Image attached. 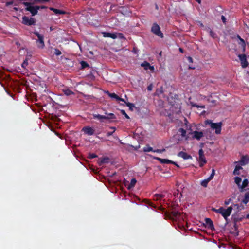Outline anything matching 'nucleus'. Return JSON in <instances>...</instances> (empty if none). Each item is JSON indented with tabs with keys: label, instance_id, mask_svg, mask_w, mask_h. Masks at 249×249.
Masks as SVG:
<instances>
[{
	"label": "nucleus",
	"instance_id": "1",
	"mask_svg": "<svg viewBox=\"0 0 249 249\" xmlns=\"http://www.w3.org/2000/svg\"><path fill=\"white\" fill-rule=\"evenodd\" d=\"M106 115H102L100 114H93V118L94 119H97L101 123L111 122L116 119L115 115L112 113H106Z\"/></svg>",
	"mask_w": 249,
	"mask_h": 249
},
{
	"label": "nucleus",
	"instance_id": "2",
	"mask_svg": "<svg viewBox=\"0 0 249 249\" xmlns=\"http://www.w3.org/2000/svg\"><path fill=\"white\" fill-rule=\"evenodd\" d=\"M232 210L233 208L232 206H230L227 209H224L222 207H220L218 209L214 208L212 209V211L221 214L226 221L228 217L231 215Z\"/></svg>",
	"mask_w": 249,
	"mask_h": 249
},
{
	"label": "nucleus",
	"instance_id": "3",
	"mask_svg": "<svg viewBox=\"0 0 249 249\" xmlns=\"http://www.w3.org/2000/svg\"><path fill=\"white\" fill-rule=\"evenodd\" d=\"M205 124H210L211 128L213 130H215V133L216 134H220L222 124V122L213 123L212 120H207L205 121Z\"/></svg>",
	"mask_w": 249,
	"mask_h": 249
},
{
	"label": "nucleus",
	"instance_id": "4",
	"mask_svg": "<svg viewBox=\"0 0 249 249\" xmlns=\"http://www.w3.org/2000/svg\"><path fill=\"white\" fill-rule=\"evenodd\" d=\"M23 4L26 6L25 10L27 11H29L32 16L36 15L38 13V10H39V6H34V3L24 2Z\"/></svg>",
	"mask_w": 249,
	"mask_h": 249
},
{
	"label": "nucleus",
	"instance_id": "5",
	"mask_svg": "<svg viewBox=\"0 0 249 249\" xmlns=\"http://www.w3.org/2000/svg\"><path fill=\"white\" fill-rule=\"evenodd\" d=\"M34 34H35L38 38V39L36 41L37 47L40 48H43L45 46L43 35L40 34L37 31L34 32Z\"/></svg>",
	"mask_w": 249,
	"mask_h": 249
},
{
	"label": "nucleus",
	"instance_id": "6",
	"mask_svg": "<svg viewBox=\"0 0 249 249\" xmlns=\"http://www.w3.org/2000/svg\"><path fill=\"white\" fill-rule=\"evenodd\" d=\"M151 31L153 34L161 38H163L164 36L163 33L160 31V26L156 23H153Z\"/></svg>",
	"mask_w": 249,
	"mask_h": 249
},
{
	"label": "nucleus",
	"instance_id": "7",
	"mask_svg": "<svg viewBox=\"0 0 249 249\" xmlns=\"http://www.w3.org/2000/svg\"><path fill=\"white\" fill-rule=\"evenodd\" d=\"M22 23L27 26H31L35 25L36 22V19L33 18H29L27 16H23L22 18Z\"/></svg>",
	"mask_w": 249,
	"mask_h": 249
},
{
	"label": "nucleus",
	"instance_id": "8",
	"mask_svg": "<svg viewBox=\"0 0 249 249\" xmlns=\"http://www.w3.org/2000/svg\"><path fill=\"white\" fill-rule=\"evenodd\" d=\"M214 175L215 170L213 169L212 170L211 174L210 175V177L207 178L202 180L201 182V185L204 187H207L208 183L213 178Z\"/></svg>",
	"mask_w": 249,
	"mask_h": 249
},
{
	"label": "nucleus",
	"instance_id": "9",
	"mask_svg": "<svg viewBox=\"0 0 249 249\" xmlns=\"http://www.w3.org/2000/svg\"><path fill=\"white\" fill-rule=\"evenodd\" d=\"M238 57L241 62V65L243 68H246L249 63L247 60L246 55L245 54H241L238 55Z\"/></svg>",
	"mask_w": 249,
	"mask_h": 249
},
{
	"label": "nucleus",
	"instance_id": "10",
	"mask_svg": "<svg viewBox=\"0 0 249 249\" xmlns=\"http://www.w3.org/2000/svg\"><path fill=\"white\" fill-rule=\"evenodd\" d=\"M205 227H207L209 229L211 230H214V225L213 224V221L209 218H206L205 219Z\"/></svg>",
	"mask_w": 249,
	"mask_h": 249
},
{
	"label": "nucleus",
	"instance_id": "11",
	"mask_svg": "<svg viewBox=\"0 0 249 249\" xmlns=\"http://www.w3.org/2000/svg\"><path fill=\"white\" fill-rule=\"evenodd\" d=\"M106 93L110 98L115 99L117 101H120L123 102L124 103H125V100L124 99L120 98L115 93H110L108 91H106Z\"/></svg>",
	"mask_w": 249,
	"mask_h": 249
},
{
	"label": "nucleus",
	"instance_id": "12",
	"mask_svg": "<svg viewBox=\"0 0 249 249\" xmlns=\"http://www.w3.org/2000/svg\"><path fill=\"white\" fill-rule=\"evenodd\" d=\"M166 214L169 219H174V218L178 217L180 215V213L178 211H172L170 213H166Z\"/></svg>",
	"mask_w": 249,
	"mask_h": 249
},
{
	"label": "nucleus",
	"instance_id": "13",
	"mask_svg": "<svg viewBox=\"0 0 249 249\" xmlns=\"http://www.w3.org/2000/svg\"><path fill=\"white\" fill-rule=\"evenodd\" d=\"M82 131L88 135H92L94 133V130L90 126H85L82 128Z\"/></svg>",
	"mask_w": 249,
	"mask_h": 249
},
{
	"label": "nucleus",
	"instance_id": "14",
	"mask_svg": "<svg viewBox=\"0 0 249 249\" xmlns=\"http://www.w3.org/2000/svg\"><path fill=\"white\" fill-rule=\"evenodd\" d=\"M249 162V156L246 155L242 156L240 160L239 161V163L241 166L245 165L248 164Z\"/></svg>",
	"mask_w": 249,
	"mask_h": 249
},
{
	"label": "nucleus",
	"instance_id": "15",
	"mask_svg": "<svg viewBox=\"0 0 249 249\" xmlns=\"http://www.w3.org/2000/svg\"><path fill=\"white\" fill-rule=\"evenodd\" d=\"M154 159L159 161L162 164H170L173 163V161L166 159H161L159 157H153Z\"/></svg>",
	"mask_w": 249,
	"mask_h": 249
},
{
	"label": "nucleus",
	"instance_id": "16",
	"mask_svg": "<svg viewBox=\"0 0 249 249\" xmlns=\"http://www.w3.org/2000/svg\"><path fill=\"white\" fill-rule=\"evenodd\" d=\"M178 156L182 158L184 160L192 159V157L186 152L180 151L178 154Z\"/></svg>",
	"mask_w": 249,
	"mask_h": 249
},
{
	"label": "nucleus",
	"instance_id": "17",
	"mask_svg": "<svg viewBox=\"0 0 249 249\" xmlns=\"http://www.w3.org/2000/svg\"><path fill=\"white\" fill-rule=\"evenodd\" d=\"M141 66L143 67L145 70H150L152 71L154 70V67L153 66H151L150 63L147 61H144L141 64Z\"/></svg>",
	"mask_w": 249,
	"mask_h": 249
},
{
	"label": "nucleus",
	"instance_id": "18",
	"mask_svg": "<svg viewBox=\"0 0 249 249\" xmlns=\"http://www.w3.org/2000/svg\"><path fill=\"white\" fill-rule=\"evenodd\" d=\"M49 9L50 10L53 11L57 15H65V14H67V12L66 11H63V10H60V9H55V8H53V7H50Z\"/></svg>",
	"mask_w": 249,
	"mask_h": 249
},
{
	"label": "nucleus",
	"instance_id": "19",
	"mask_svg": "<svg viewBox=\"0 0 249 249\" xmlns=\"http://www.w3.org/2000/svg\"><path fill=\"white\" fill-rule=\"evenodd\" d=\"M193 138L199 140L203 136V133L202 131H195L193 132Z\"/></svg>",
	"mask_w": 249,
	"mask_h": 249
},
{
	"label": "nucleus",
	"instance_id": "20",
	"mask_svg": "<svg viewBox=\"0 0 249 249\" xmlns=\"http://www.w3.org/2000/svg\"><path fill=\"white\" fill-rule=\"evenodd\" d=\"M103 36L105 37H110L112 39H115L117 37V35L114 33L104 32L103 33Z\"/></svg>",
	"mask_w": 249,
	"mask_h": 249
},
{
	"label": "nucleus",
	"instance_id": "21",
	"mask_svg": "<svg viewBox=\"0 0 249 249\" xmlns=\"http://www.w3.org/2000/svg\"><path fill=\"white\" fill-rule=\"evenodd\" d=\"M199 162L200 167H203L207 163L205 156H199Z\"/></svg>",
	"mask_w": 249,
	"mask_h": 249
},
{
	"label": "nucleus",
	"instance_id": "22",
	"mask_svg": "<svg viewBox=\"0 0 249 249\" xmlns=\"http://www.w3.org/2000/svg\"><path fill=\"white\" fill-rule=\"evenodd\" d=\"M206 30L207 32H209L210 36L213 39L216 38L217 37V34L214 32L213 31L210 29L209 27H208L206 29Z\"/></svg>",
	"mask_w": 249,
	"mask_h": 249
},
{
	"label": "nucleus",
	"instance_id": "23",
	"mask_svg": "<svg viewBox=\"0 0 249 249\" xmlns=\"http://www.w3.org/2000/svg\"><path fill=\"white\" fill-rule=\"evenodd\" d=\"M136 183H137V180L135 178L131 179L130 183L129 185V186H128L127 189L128 190L131 189L135 186Z\"/></svg>",
	"mask_w": 249,
	"mask_h": 249
},
{
	"label": "nucleus",
	"instance_id": "24",
	"mask_svg": "<svg viewBox=\"0 0 249 249\" xmlns=\"http://www.w3.org/2000/svg\"><path fill=\"white\" fill-rule=\"evenodd\" d=\"M143 151L144 152H154V149L148 144H147L145 147L143 148Z\"/></svg>",
	"mask_w": 249,
	"mask_h": 249
},
{
	"label": "nucleus",
	"instance_id": "25",
	"mask_svg": "<svg viewBox=\"0 0 249 249\" xmlns=\"http://www.w3.org/2000/svg\"><path fill=\"white\" fill-rule=\"evenodd\" d=\"M249 200V192H247L245 194L244 198L242 200V202L246 204Z\"/></svg>",
	"mask_w": 249,
	"mask_h": 249
},
{
	"label": "nucleus",
	"instance_id": "26",
	"mask_svg": "<svg viewBox=\"0 0 249 249\" xmlns=\"http://www.w3.org/2000/svg\"><path fill=\"white\" fill-rule=\"evenodd\" d=\"M242 169V168L240 166L236 165L233 171V174L234 175H239L240 174L239 170Z\"/></svg>",
	"mask_w": 249,
	"mask_h": 249
},
{
	"label": "nucleus",
	"instance_id": "27",
	"mask_svg": "<svg viewBox=\"0 0 249 249\" xmlns=\"http://www.w3.org/2000/svg\"><path fill=\"white\" fill-rule=\"evenodd\" d=\"M109 160V158L107 157L103 158L100 160L99 164L101 165L102 164L104 163H108Z\"/></svg>",
	"mask_w": 249,
	"mask_h": 249
},
{
	"label": "nucleus",
	"instance_id": "28",
	"mask_svg": "<svg viewBox=\"0 0 249 249\" xmlns=\"http://www.w3.org/2000/svg\"><path fill=\"white\" fill-rule=\"evenodd\" d=\"M154 199L156 200H160L164 197V196L162 194H156L154 196Z\"/></svg>",
	"mask_w": 249,
	"mask_h": 249
},
{
	"label": "nucleus",
	"instance_id": "29",
	"mask_svg": "<svg viewBox=\"0 0 249 249\" xmlns=\"http://www.w3.org/2000/svg\"><path fill=\"white\" fill-rule=\"evenodd\" d=\"M178 131L180 133L181 136L182 137H185L186 136V131L184 129L180 128L178 129Z\"/></svg>",
	"mask_w": 249,
	"mask_h": 249
},
{
	"label": "nucleus",
	"instance_id": "30",
	"mask_svg": "<svg viewBox=\"0 0 249 249\" xmlns=\"http://www.w3.org/2000/svg\"><path fill=\"white\" fill-rule=\"evenodd\" d=\"M234 181H235V182L236 183V184L238 186H239L240 185V183L241 182L242 179H241V178L240 177H236L234 178Z\"/></svg>",
	"mask_w": 249,
	"mask_h": 249
},
{
	"label": "nucleus",
	"instance_id": "31",
	"mask_svg": "<svg viewBox=\"0 0 249 249\" xmlns=\"http://www.w3.org/2000/svg\"><path fill=\"white\" fill-rule=\"evenodd\" d=\"M63 91L64 94L67 96H69L74 94V93L69 89H64L63 90Z\"/></svg>",
	"mask_w": 249,
	"mask_h": 249
},
{
	"label": "nucleus",
	"instance_id": "32",
	"mask_svg": "<svg viewBox=\"0 0 249 249\" xmlns=\"http://www.w3.org/2000/svg\"><path fill=\"white\" fill-rule=\"evenodd\" d=\"M248 179H244L242 182V185L241 187V188L243 189V188H246L248 186Z\"/></svg>",
	"mask_w": 249,
	"mask_h": 249
},
{
	"label": "nucleus",
	"instance_id": "33",
	"mask_svg": "<svg viewBox=\"0 0 249 249\" xmlns=\"http://www.w3.org/2000/svg\"><path fill=\"white\" fill-rule=\"evenodd\" d=\"M80 63L82 69L89 67V65L85 61H82Z\"/></svg>",
	"mask_w": 249,
	"mask_h": 249
},
{
	"label": "nucleus",
	"instance_id": "34",
	"mask_svg": "<svg viewBox=\"0 0 249 249\" xmlns=\"http://www.w3.org/2000/svg\"><path fill=\"white\" fill-rule=\"evenodd\" d=\"M125 103L127 107H129V108L130 110H133V107H134V104H133L131 103H129V102H128V103H126V102H125V103Z\"/></svg>",
	"mask_w": 249,
	"mask_h": 249
},
{
	"label": "nucleus",
	"instance_id": "35",
	"mask_svg": "<svg viewBox=\"0 0 249 249\" xmlns=\"http://www.w3.org/2000/svg\"><path fill=\"white\" fill-rule=\"evenodd\" d=\"M164 151H165V149H164V148H163L162 149H157L154 150V152H153L162 153H163Z\"/></svg>",
	"mask_w": 249,
	"mask_h": 249
},
{
	"label": "nucleus",
	"instance_id": "36",
	"mask_svg": "<svg viewBox=\"0 0 249 249\" xmlns=\"http://www.w3.org/2000/svg\"><path fill=\"white\" fill-rule=\"evenodd\" d=\"M120 112L122 115H124V116L126 118H127V119L130 118L129 116L125 112V110L122 109V110H121Z\"/></svg>",
	"mask_w": 249,
	"mask_h": 249
},
{
	"label": "nucleus",
	"instance_id": "37",
	"mask_svg": "<svg viewBox=\"0 0 249 249\" xmlns=\"http://www.w3.org/2000/svg\"><path fill=\"white\" fill-rule=\"evenodd\" d=\"M237 37L239 39V40L241 42L240 44L241 45H245V40L241 38L239 35H237Z\"/></svg>",
	"mask_w": 249,
	"mask_h": 249
},
{
	"label": "nucleus",
	"instance_id": "38",
	"mask_svg": "<svg viewBox=\"0 0 249 249\" xmlns=\"http://www.w3.org/2000/svg\"><path fill=\"white\" fill-rule=\"evenodd\" d=\"M54 53L56 55L59 56L62 54V53L59 49H55Z\"/></svg>",
	"mask_w": 249,
	"mask_h": 249
},
{
	"label": "nucleus",
	"instance_id": "39",
	"mask_svg": "<svg viewBox=\"0 0 249 249\" xmlns=\"http://www.w3.org/2000/svg\"><path fill=\"white\" fill-rule=\"evenodd\" d=\"M97 157V155L94 153H90L89 155V157L90 159H93Z\"/></svg>",
	"mask_w": 249,
	"mask_h": 249
},
{
	"label": "nucleus",
	"instance_id": "40",
	"mask_svg": "<svg viewBox=\"0 0 249 249\" xmlns=\"http://www.w3.org/2000/svg\"><path fill=\"white\" fill-rule=\"evenodd\" d=\"M117 37L121 39H125V37L122 33H118Z\"/></svg>",
	"mask_w": 249,
	"mask_h": 249
},
{
	"label": "nucleus",
	"instance_id": "41",
	"mask_svg": "<svg viewBox=\"0 0 249 249\" xmlns=\"http://www.w3.org/2000/svg\"><path fill=\"white\" fill-rule=\"evenodd\" d=\"M199 156H204V151L202 149H200L198 152Z\"/></svg>",
	"mask_w": 249,
	"mask_h": 249
},
{
	"label": "nucleus",
	"instance_id": "42",
	"mask_svg": "<svg viewBox=\"0 0 249 249\" xmlns=\"http://www.w3.org/2000/svg\"><path fill=\"white\" fill-rule=\"evenodd\" d=\"M120 9H121L122 12H125V13L127 12V8L124 6H122L120 7Z\"/></svg>",
	"mask_w": 249,
	"mask_h": 249
},
{
	"label": "nucleus",
	"instance_id": "43",
	"mask_svg": "<svg viewBox=\"0 0 249 249\" xmlns=\"http://www.w3.org/2000/svg\"><path fill=\"white\" fill-rule=\"evenodd\" d=\"M221 20H222V22H223L224 24H225V23H226V18L225 17V16H224L222 15V16H221Z\"/></svg>",
	"mask_w": 249,
	"mask_h": 249
},
{
	"label": "nucleus",
	"instance_id": "44",
	"mask_svg": "<svg viewBox=\"0 0 249 249\" xmlns=\"http://www.w3.org/2000/svg\"><path fill=\"white\" fill-rule=\"evenodd\" d=\"M231 199H229L228 200H225V202H224V204L225 205H229L230 202H231Z\"/></svg>",
	"mask_w": 249,
	"mask_h": 249
},
{
	"label": "nucleus",
	"instance_id": "45",
	"mask_svg": "<svg viewBox=\"0 0 249 249\" xmlns=\"http://www.w3.org/2000/svg\"><path fill=\"white\" fill-rule=\"evenodd\" d=\"M13 4V1H7L6 2V6H8L10 5H11Z\"/></svg>",
	"mask_w": 249,
	"mask_h": 249
},
{
	"label": "nucleus",
	"instance_id": "46",
	"mask_svg": "<svg viewBox=\"0 0 249 249\" xmlns=\"http://www.w3.org/2000/svg\"><path fill=\"white\" fill-rule=\"evenodd\" d=\"M178 193H179V191L178 190H176L174 192V196L175 197H176L178 196Z\"/></svg>",
	"mask_w": 249,
	"mask_h": 249
},
{
	"label": "nucleus",
	"instance_id": "47",
	"mask_svg": "<svg viewBox=\"0 0 249 249\" xmlns=\"http://www.w3.org/2000/svg\"><path fill=\"white\" fill-rule=\"evenodd\" d=\"M152 88H153V86L152 84H150V85H149L148 87H147V90L148 91H151L152 90Z\"/></svg>",
	"mask_w": 249,
	"mask_h": 249
},
{
	"label": "nucleus",
	"instance_id": "48",
	"mask_svg": "<svg viewBox=\"0 0 249 249\" xmlns=\"http://www.w3.org/2000/svg\"><path fill=\"white\" fill-rule=\"evenodd\" d=\"M27 65H28L27 60H25V61L23 62V63H22V66L23 67H24L25 65H26V66H27Z\"/></svg>",
	"mask_w": 249,
	"mask_h": 249
},
{
	"label": "nucleus",
	"instance_id": "49",
	"mask_svg": "<svg viewBox=\"0 0 249 249\" xmlns=\"http://www.w3.org/2000/svg\"><path fill=\"white\" fill-rule=\"evenodd\" d=\"M192 106H193V107H197V108H198V107H201V108H204V106H198V105H196V104H193V105H192Z\"/></svg>",
	"mask_w": 249,
	"mask_h": 249
},
{
	"label": "nucleus",
	"instance_id": "50",
	"mask_svg": "<svg viewBox=\"0 0 249 249\" xmlns=\"http://www.w3.org/2000/svg\"><path fill=\"white\" fill-rule=\"evenodd\" d=\"M187 59L189 62H193V59L191 57L189 56L187 57Z\"/></svg>",
	"mask_w": 249,
	"mask_h": 249
},
{
	"label": "nucleus",
	"instance_id": "51",
	"mask_svg": "<svg viewBox=\"0 0 249 249\" xmlns=\"http://www.w3.org/2000/svg\"><path fill=\"white\" fill-rule=\"evenodd\" d=\"M113 132H113V131L112 132H108L107 134V136L108 137L110 136L113 134Z\"/></svg>",
	"mask_w": 249,
	"mask_h": 249
},
{
	"label": "nucleus",
	"instance_id": "52",
	"mask_svg": "<svg viewBox=\"0 0 249 249\" xmlns=\"http://www.w3.org/2000/svg\"><path fill=\"white\" fill-rule=\"evenodd\" d=\"M39 9H45V8H47V7L45 6H39Z\"/></svg>",
	"mask_w": 249,
	"mask_h": 249
},
{
	"label": "nucleus",
	"instance_id": "53",
	"mask_svg": "<svg viewBox=\"0 0 249 249\" xmlns=\"http://www.w3.org/2000/svg\"><path fill=\"white\" fill-rule=\"evenodd\" d=\"M179 51L180 52H181V53H183V49L181 48H179Z\"/></svg>",
	"mask_w": 249,
	"mask_h": 249
},
{
	"label": "nucleus",
	"instance_id": "54",
	"mask_svg": "<svg viewBox=\"0 0 249 249\" xmlns=\"http://www.w3.org/2000/svg\"><path fill=\"white\" fill-rule=\"evenodd\" d=\"M110 129H113V132H115V130H116V128H115V127H110Z\"/></svg>",
	"mask_w": 249,
	"mask_h": 249
},
{
	"label": "nucleus",
	"instance_id": "55",
	"mask_svg": "<svg viewBox=\"0 0 249 249\" xmlns=\"http://www.w3.org/2000/svg\"><path fill=\"white\" fill-rule=\"evenodd\" d=\"M172 164L175 165L176 166H177L178 167H179V166L174 161H173V163H172Z\"/></svg>",
	"mask_w": 249,
	"mask_h": 249
},
{
	"label": "nucleus",
	"instance_id": "56",
	"mask_svg": "<svg viewBox=\"0 0 249 249\" xmlns=\"http://www.w3.org/2000/svg\"><path fill=\"white\" fill-rule=\"evenodd\" d=\"M197 2L200 4L201 3V0H195Z\"/></svg>",
	"mask_w": 249,
	"mask_h": 249
},
{
	"label": "nucleus",
	"instance_id": "57",
	"mask_svg": "<svg viewBox=\"0 0 249 249\" xmlns=\"http://www.w3.org/2000/svg\"><path fill=\"white\" fill-rule=\"evenodd\" d=\"M246 218L249 219V213L246 215Z\"/></svg>",
	"mask_w": 249,
	"mask_h": 249
},
{
	"label": "nucleus",
	"instance_id": "58",
	"mask_svg": "<svg viewBox=\"0 0 249 249\" xmlns=\"http://www.w3.org/2000/svg\"><path fill=\"white\" fill-rule=\"evenodd\" d=\"M14 9H15V10H16V11H18V8H17L15 7V8H14Z\"/></svg>",
	"mask_w": 249,
	"mask_h": 249
},
{
	"label": "nucleus",
	"instance_id": "59",
	"mask_svg": "<svg viewBox=\"0 0 249 249\" xmlns=\"http://www.w3.org/2000/svg\"><path fill=\"white\" fill-rule=\"evenodd\" d=\"M189 69H194V68H192L191 67H189Z\"/></svg>",
	"mask_w": 249,
	"mask_h": 249
},
{
	"label": "nucleus",
	"instance_id": "60",
	"mask_svg": "<svg viewBox=\"0 0 249 249\" xmlns=\"http://www.w3.org/2000/svg\"><path fill=\"white\" fill-rule=\"evenodd\" d=\"M50 30H51V31L53 30V29H52V27H50Z\"/></svg>",
	"mask_w": 249,
	"mask_h": 249
},
{
	"label": "nucleus",
	"instance_id": "61",
	"mask_svg": "<svg viewBox=\"0 0 249 249\" xmlns=\"http://www.w3.org/2000/svg\"><path fill=\"white\" fill-rule=\"evenodd\" d=\"M156 8L157 9H158V6H157V5H156Z\"/></svg>",
	"mask_w": 249,
	"mask_h": 249
},
{
	"label": "nucleus",
	"instance_id": "62",
	"mask_svg": "<svg viewBox=\"0 0 249 249\" xmlns=\"http://www.w3.org/2000/svg\"><path fill=\"white\" fill-rule=\"evenodd\" d=\"M161 52H160V55H161Z\"/></svg>",
	"mask_w": 249,
	"mask_h": 249
}]
</instances>
